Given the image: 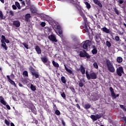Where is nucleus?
Here are the masks:
<instances>
[{
  "instance_id": "26",
  "label": "nucleus",
  "mask_w": 126,
  "mask_h": 126,
  "mask_svg": "<svg viewBox=\"0 0 126 126\" xmlns=\"http://www.w3.org/2000/svg\"><path fill=\"white\" fill-rule=\"evenodd\" d=\"M60 94H61V96H62V98L64 99H66V95L65 94H64V92H60Z\"/></svg>"
},
{
  "instance_id": "28",
  "label": "nucleus",
  "mask_w": 126,
  "mask_h": 126,
  "mask_svg": "<svg viewBox=\"0 0 126 126\" xmlns=\"http://www.w3.org/2000/svg\"><path fill=\"white\" fill-rule=\"evenodd\" d=\"M61 81H62V82L63 84H65L66 83V80L64 76H62V77H61Z\"/></svg>"
},
{
  "instance_id": "14",
  "label": "nucleus",
  "mask_w": 126,
  "mask_h": 126,
  "mask_svg": "<svg viewBox=\"0 0 126 126\" xmlns=\"http://www.w3.org/2000/svg\"><path fill=\"white\" fill-rule=\"evenodd\" d=\"M83 19L84 20V26L85 28L88 27V20L87 18L86 17V16H82Z\"/></svg>"
},
{
  "instance_id": "54",
  "label": "nucleus",
  "mask_w": 126,
  "mask_h": 126,
  "mask_svg": "<svg viewBox=\"0 0 126 126\" xmlns=\"http://www.w3.org/2000/svg\"><path fill=\"white\" fill-rule=\"evenodd\" d=\"M94 3L95 4H96L97 3H99L100 2L98 0H93Z\"/></svg>"
},
{
  "instance_id": "16",
  "label": "nucleus",
  "mask_w": 126,
  "mask_h": 126,
  "mask_svg": "<svg viewBox=\"0 0 126 126\" xmlns=\"http://www.w3.org/2000/svg\"><path fill=\"white\" fill-rule=\"evenodd\" d=\"M7 78L8 79V82H9L10 84H11L12 85L14 86V87H16V85L15 84V83L11 79V78H10V76L9 75H7Z\"/></svg>"
},
{
  "instance_id": "39",
  "label": "nucleus",
  "mask_w": 126,
  "mask_h": 126,
  "mask_svg": "<svg viewBox=\"0 0 126 126\" xmlns=\"http://www.w3.org/2000/svg\"><path fill=\"white\" fill-rule=\"evenodd\" d=\"M29 70H30V72H31V73L37 72L35 71V69L32 67H30L29 68Z\"/></svg>"
},
{
  "instance_id": "35",
  "label": "nucleus",
  "mask_w": 126,
  "mask_h": 126,
  "mask_svg": "<svg viewBox=\"0 0 126 126\" xmlns=\"http://www.w3.org/2000/svg\"><path fill=\"white\" fill-rule=\"evenodd\" d=\"M106 45L109 48L111 47V43L108 41H106Z\"/></svg>"
},
{
  "instance_id": "4",
  "label": "nucleus",
  "mask_w": 126,
  "mask_h": 126,
  "mask_svg": "<svg viewBox=\"0 0 126 126\" xmlns=\"http://www.w3.org/2000/svg\"><path fill=\"white\" fill-rule=\"evenodd\" d=\"M73 4L74 5H75V7H76V8L77 9L78 11L79 12V14L80 15V16H85V14H84L83 12V11H82V8H81V6L79 4L77 3V2H75L73 1Z\"/></svg>"
},
{
  "instance_id": "45",
  "label": "nucleus",
  "mask_w": 126,
  "mask_h": 126,
  "mask_svg": "<svg viewBox=\"0 0 126 126\" xmlns=\"http://www.w3.org/2000/svg\"><path fill=\"white\" fill-rule=\"evenodd\" d=\"M95 116V117L97 118L98 119H100L101 118V114H96Z\"/></svg>"
},
{
  "instance_id": "46",
  "label": "nucleus",
  "mask_w": 126,
  "mask_h": 126,
  "mask_svg": "<svg viewBox=\"0 0 126 126\" xmlns=\"http://www.w3.org/2000/svg\"><path fill=\"white\" fill-rule=\"evenodd\" d=\"M79 86L81 88H83L84 86V84L82 82H80L79 83Z\"/></svg>"
},
{
  "instance_id": "55",
  "label": "nucleus",
  "mask_w": 126,
  "mask_h": 126,
  "mask_svg": "<svg viewBox=\"0 0 126 126\" xmlns=\"http://www.w3.org/2000/svg\"><path fill=\"white\" fill-rule=\"evenodd\" d=\"M119 106H120V108H121L122 109H123V110L126 109L125 107V106H124V105H121V104H120V105H119Z\"/></svg>"
},
{
  "instance_id": "38",
  "label": "nucleus",
  "mask_w": 126,
  "mask_h": 126,
  "mask_svg": "<svg viewBox=\"0 0 126 126\" xmlns=\"http://www.w3.org/2000/svg\"><path fill=\"white\" fill-rule=\"evenodd\" d=\"M15 4L16 5L15 6H17V7H18V9H21L20 5L18 2L17 1L15 2Z\"/></svg>"
},
{
  "instance_id": "56",
  "label": "nucleus",
  "mask_w": 126,
  "mask_h": 126,
  "mask_svg": "<svg viewBox=\"0 0 126 126\" xmlns=\"http://www.w3.org/2000/svg\"><path fill=\"white\" fill-rule=\"evenodd\" d=\"M95 4L98 5L99 7H101V8L102 7V4L100 2H99V3H98Z\"/></svg>"
},
{
  "instance_id": "57",
  "label": "nucleus",
  "mask_w": 126,
  "mask_h": 126,
  "mask_svg": "<svg viewBox=\"0 0 126 126\" xmlns=\"http://www.w3.org/2000/svg\"><path fill=\"white\" fill-rule=\"evenodd\" d=\"M85 32H89V30H88V27L87 28H85Z\"/></svg>"
},
{
  "instance_id": "17",
  "label": "nucleus",
  "mask_w": 126,
  "mask_h": 126,
  "mask_svg": "<svg viewBox=\"0 0 126 126\" xmlns=\"http://www.w3.org/2000/svg\"><path fill=\"white\" fill-rule=\"evenodd\" d=\"M34 49H35L36 54L38 55L41 54V49L39 47L38 45L36 46L35 48H34Z\"/></svg>"
},
{
  "instance_id": "19",
  "label": "nucleus",
  "mask_w": 126,
  "mask_h": 126,
  "mask_svg": "<svg viewBox=\"0 0 126 126\" xmlns=\"http://www.w3.org/2000/svg\"><path fill=\"white\" fill-rule=\"evenodd\" d=\"M102 31H103V32H105L106 34H109L110 32H111V31L106 27L102 28Z\"/></svg>"
},
{
  "instance_id": "24",
  "label": "nucleus",
  "mask_w": 126,
  "mask_h": 126,
  "mask_svg": "<svg viewBox=\"0 0 126 126\" xmlns=\"http://www.w3.org/2000/svg\"><path fill=\"white\" fill-rule=\"evenodd\" d=\"M114 9V11L115 14H116L117 15H120V12L117 9L116 7H115L113 8Z\"/></svg>"
},
{
  "instance_id": "2",
  "label": "nucleus",
  "mask_w": 126,
  "mask_h": 126,
  "mask_svg": "<svg viewBox=\"0 0 126 126\" xmlns=\"http://www.w3.org/2000/svg\"><path fill=\"white\" fill-rule=\"evenodd\" d=\"M86 75L87 79H88V80H94L96 79L97 78V74H96V73H94V72H92L89 74L88 73V70H86Z\"/></svg>"
},
{
  "instance_id": "15",
  "label": "nucleus",
  "mask_w": 126,
  "mask_h": 126,
  "mask_svg": "<svg viewBox=\"0 0 126 126\" xmlns=\"http://www.w3.org/2000/svg\"><path fill=\"white\" fill-rule=\"evenodd\" d=\"M13 25H14L15 27L18 28L20 26V21L18 20H15L13 21Z\"/></svg>"
},
{
  "instance_id": "18",
  "label": "nucleus",
  "mask_w": 126,
  "mask_h": 126,
  "mask_svg": "<svg viewBox=\"0 0 126 126\" xmlns=\"http://www.w3.org/2000/svg\"><path fill=\"white\" fill-rule=\"evenodd\" d=\"M56 29L58 31V33L60 35H62L63 34V31H62L61 27H60V26H56Z\"/></svg>"
},
{
  "instance_id": "6",
  "label": "nucleus",
  "mask_w": 126,
  "mask_h": 126,
  "mask_svg": "<svg viewBox=\"0 0 126 126\" xmlns=\"http://www.w3.org/2000/svg\"><path fill=\"white\" fill-rule=\"evenodd\" d=\"M1 38V46L2 47H3V48L4 49H5V51H7V47L6 46V44H5V42H4V41L5 40H6L5 39V37L4 35H2Z\"/></svg>"
},
{
  "instance_id": "50",
  "label": "nucleus",
  "mask_w": 126,
  "mask_h": 126,
  "mask_svg": "<svg viewBox=\"0 0 126 126\" xmlns=\"http://www.w3.org/2000/svg\"><path fill=\"white\" fill-rule=\"evenodd\" d=\"M124 1L123 0H117V2H118L120 4H122L124 3Z\"/></svg>"
},
{
  "instance_id": "25",
  "label": "nucleus",
  "mask_w": 126,
  "mask_h": 126,
  "mask_svg": "<svg viewBox=\"0 0 126 126\" xmlns=\"http://www.w3.org/2000/svg\"><path fill=\"white\" fill-rule=\"evenodd\" d=\"M23 76L24 77H29V73L28 71L27 70H25L23 72Z\"/></svg>"
},
{
  "instance_id": "11",
  "label": "nucleus",
  "mask_w": 126,
  "mask_h": 126,
  "mask_svg": "<svg viewBox=\"0 0 126 126\" xmlns=\"http://www.w3.org/2000/svg\"><path fill=\"white\" fill-rule=\"evenodd\" d=\"M109 90H110V91L111 92V95L112 96V97L114 99H116V98L117 97L120 96V94H117V95H116V94L114 93V89H113V88H112V87H110L109 88Z\"/></svg>"
},
{
  "instance_id": "1",
  "label": "nucleus",
  "mask_w": 126,
  "mask_h": 126,
  "mask_svg": "<svg viewBox=\"0 0 126 126\" xmlns=\"http://www.w3.org/2000/svg\"><path fill=\"white\" fill-rule=\"evenodd\" d=\"M106 63L108 70H109L110 72L114 73L115 72V68L111 62L109 60H106Z\"/></svg>"
},
{
  "instance_id": "43",
  "label": "nucleus",
  "mask_w": 126,
  "mask_h": 126,
  "mask_svg": "<svg viewBox=\"0 0 126 126\" xmlns=\"http://www.w3.org/2000/svg\"><path fill=\"white\" fill-rule=\"evenodd\" d=\"M4 123H5L6 125H7V126H9L10 123H9V121H8L7 120V119H5Z\"/></svg>"
},
{
  "instance_id": "44",
  "label": "nucleus",
  "mask_w": 126,
  "mask_h": 126,
  "mask_svg": "<svg viewBox=\"0 0 126 126\" xmlns=\"http://www.w3.org/2000/svg\"><path fill=\"white\" fill-rule=\"evenodd\" d=\"M115 40L116 41H119L120 40V37L119 36H115Z\"/></svg>"
},
{
  "instance_id": "22",
  "label": "nucleus",
  "mask_w": 126,
  "mask_h": 126,
  "mask_svg": "<svg viewBox=\"0 0 126 126\" xmlns=\"http://www.w3.org/2000/svg\"><path fill=\"white\" fill-rule=\"evenodd\" d=\"M64 68H65V70L68 72L69 74H73V73L72 72V71L70 69H69L65 65V64L64 65Z\"/></svg>"
},
{
  "instance_id": "37",
  "label": "nucleus",
  "mask_w": 126,
  "mask_h": 126,
  "mask_svg": "<svg viewBox=\"0 0 126 126\" xmlns=\"http://www.w3.org/2000/svg\"><path fill=\"white\" fill-rule=\"evenodd\" d=\"M30 89H31V90L32 91H36V87L33 86V85H31V87H30Z\"/></svg>"
},
{
  "instance_id": "20",
  "label": "nucleus",
  "mask_w": 126,
  "mask_h": 126,
  "mask_svg": "<svg viewBox=\"0 0 126 126\" xmlns=\"http://www.w3.org/2000/svg\"><path fill=\"white\" fill-rule=\"evenodd\" d=\"M52 65H53L54 67H56L57 68L59 67L60 65L59 63H57L55 61H52Z\"/></svg>"
},
{
  "instance_id": "33",
  "label": "nucleus",
  "mask_w": 126,
  "mask_h": 126,
  "mask_svg": "<svg viewBox=\"0 0 126 126\" xmlns=\"http://www.w3.org/2000/svg\"><path fill=\"white\" fill-rule=\"evenodd\" d=\"M22 45H23L26 49H29V45L27 43L23 42V43H22Z\"/></svg>"
},
{
  "instance_id": "32",
  "label": "nucleus",
  "mask_w": 126,
  "mask_h": 126,
  "mask_svg": "<svg viewBox=\"0 0 126 126\" xmlns=\"http://www.w3.org/2000/svg\"><path fill=\"white\" fill-rule=\"evenodd\" d=\"M31 18V14H27L25 16L26 20H29V19Z\"/></svg>"
},
{
  "instance_id": "36",
  "label": "nucleus",
  "mask_w": 126,
  "mask_h": 126,
  "mask_svg": "<svg viewBox=\"0 0 126 126\" xmlns=\"http://www.w3.org/2000/svg\"><path fill=\"white\" fill-rule=\"evenodd\" d=\"M85 4H86L87 8L88 9L91 8V5L88 2H85Z\"/></svg>"
},
{
  "instance_id": "8",
  "label": "nucleus",
  "mask_w": 126,
  "mask_h": 126,
  "mask_svg": "<svg viewBox=\"0 0 126 126\" xmlns=\"http://www.w3.org/2000/svg\"><path fill=\"white\" fill-rule=\"evenodd\" d=\"M116 73L119 76H122V74H124V70L122 66H119L116 70Z\"/></svg>"
},
{
  "instance_id": "7",
  "label": "nucleus",
  "mask_w": 126,
  "mask_h": 126,
  "mask_svg": "<svg viewBox=\"0 0 126 126\" xmlns=\"http://www.w3.org/2000/svg\"><path fill=\"white\" fill-rule=\"evenodd\" d=\"M0 102L4 106H6V107L7 108L8 110H11V107H10L9 105H6L7 102L5 101L4 98L2 96H0Z\"/></svg>"
},
{
  "instance_id": "53",
  "label": "nucleus",
  "mask_w": 126,
  "mask_h": 126,
  "mask_svg": "<svg viewBox=\"0 0 126 126\" xmlns=\"http://www.w3.org/2000/svg\"><path fill=\"white\" fill-rule=\"evenodd\" d=\"M12 7L14 10H16L17 9V7L15 6V5H12Z\"/></svg>"
},
{
  "instance_id": "63",
  "label": "nucleus",
  "mask_w": 126,
  "mask_h": 126,
  "mask_svg": "<svg viewBox=\"0 0 126 126\" xmlns=\"http://www.w3.org/2000/svg\"><path fill=\"white\" fill-rule=\"evenodd\" d=\"M92 47L93 49H97L96 46H95L94 45H92Z\"/></svg>"
},
{
  "instance_id": "49",
  "label": "nucleus",
  "mask_w": 126,
  "mask_h": 126,
  "mask_svg": "<svg viewBox=\"0 0 126 126\" xmlns=\"http://www.w3.org/2000/svg\"><path fill=\"white\" fill-rule=\"evenodd\" d=\"M121 119H122V121L125 122L126 124V117H122Z\"/></svg>"
},
{
  "instance_id": "40",
  "label": "nucleus",
  "mask_w": 126,
  "mask_h": 126,
  "mask_svg": "<svg viewBox=\"0 0 126 126\" xmlns=\"http://www.w3.org/2000/svg\"><path fill=\"white\" fill-rule=\"evenodd\" d=\"M94 67L95 69L98 68V65L96 62H94L93 63Z\"/></svg>"
},
{
  "instance_id": "31",
  "label": "nucleus",
  "mask_w": 126,
  "mask_h": 126,
  "mask_svg": "<svg viewBox=\"0 0 126 126\" xmlns=\"http://www.w3.org/2000/svg\"><path fill=\"white\" fill-rule=\"evenodd\" d=\"M41 60H42V62L44 63H46L48 62V59L46 58V57L41 58Z\"/></svg>"
},
{
  "instance_id": "30",
  "label": "nucleus",
  "mask_w": 126,
  "mask_h": 126,
  "mask_svg": "<svg viewBox=\"0 0 126 126\" xmlns=\"http://www.w3.org/2000/svg\"><path fill=\"white\" fill-rule=\"evenodd\" d=\"M0 19L1 20H4L5 19V17L3 16V14L1 11H0Z\"/></svg>"
},
{
  "instance_id": "10",
  "label": "nucleus",
  "mask_w": 126,
  "mask_h": 126,
  "mask_svg": "<svg viewBox=\"0 0 126 126\" xmlns=\"http://www.w3.org/2000/svg\"><path fill=\"white\" fill-rule=\"evenodd\" d=\"M76 70L77 72H79V71L80 72H81V74L82 75L85 74V73H86V70H85V67L83 66V64L80 65V68H77Z\"/></svg>"
},
{
  "instance_id": "13",
  "label": "nucleus",
  "mask_w": 126,
  "mask_h": 126,
  "mask_svg": "<svg viewBox=\"0 0 126 126\" xmlns=\"http://www.w3.org/2000/svg\"><path fill=\"white\" fill-rule=\"evenodd\" d=\"M30 108H31L32 113H33L34 115H37V110H36L35 106H33V104L30 105Z\"/></svg>"
},
{
  "instance_id": "34",
  "label": "nucleus",
  "mask_w": 126,
  "mask_h": 126,
  "mask_svg": "<svg viewBox=\"0 0 126 126\" xmlns=\"http://www.w3.org/2000/svg\"><path fill=\"white\" fill-rule=\"evenodd\" d=\"M91 53H92L93 55H96L98 53V51L97 49H93L92 51H91Z\"/></svg>"
},
{
  "instance_id": "58",
  "label": "nucleus",
  "mask_w": 126,
  "mask_h": 126,
  "mask_svg": "<svg viewBox=\"0 0 126 126\" xmlns=\"http://www.w3.org/2000/svg\"><path fill=\"white\" fill-rule=\"evenodd\" d=\"M90 18H91V19H92V20H93V22H94L95 19L94 18V16H90Z\"/></svg>"
},
{
  "instance_id": "48",
  "label": "nucleus",
  "mask_w": 126,
  "mask_h": 126,
  "mask_svg": "<svg viewBox=\"0 0 126 126\" xmlns=\"http://www.w3.org/2000/svg\"><path fill=\"white\" fill-rule=\"evenodd\" d=\"M9 15H11L12 17L14 16V12L13 11L10 10V11H9Z\"/></svg>"
},
{
  "instance_id": "64",
  "label": "nucleus",
  "mask_w": 126,
  "mask_h": 126,
  "mask_svg": "<svg viewBox=\"0 0 126 126\" xmlns=\"http://www.w3.org/2000/svg\"><path fill=\"white\" fill-rule=\"evenodd\" d=\"M4 41H5V42H6V43H9L10 42L9 40L8 39H5Z\"/></svg>"
},
{
  "instance_id": "52",
  "label": "nucleus",
  "mask_w": 126,
  "mask_h": 126,
  "mask_svg": "<svg viewBox=\"0 0 126 126\" xmlns=\"http://www.w3.org/2000/svg\"><path fill=\"white\" fill-rule=\"evenodd\" d=\"M53 109H54V110L58 109L57 105H56V104L54 103H53Z\"/></svg>"
},
{
  "instance_id": "59",
  "label": "nucleus",
  "mask_w": 126,
  "mask_h": 126,
  "mask_svg": "<svg viewBox=\"0 0 126 126\" xmlns=\"http://www.w3.org/2000/svg\"><path fill=\"white\" fill-rule=\"evenodd\" d=\"M76 106H77V107L78 108V109H79V110L81 109V107H80V105H79V104L78 103L76 104Z\"/></svg>"
},
{
  "instance_id": "61",
  "label": "nucleus",
  "mask_w": 126,
  "mask_h": 126,
  "mask_svg": "<svg viewBox=\"0 0 126 126\" xmlns=\"http://www.w3.org/2000/svg\"><path fill=\"white\" fill-rule=\"evenodd\" d=\"M32 85H33V84H31V83H29L27 85L28 87L29 88V87H31V86Z\"/></svg>"
},
{
  "instance_id": "62",
  "label": "nucleus",
  "mask_w": 126,
  "mask_h": 126,
  "mask_svg": "<svg viewBox=\"0 0 126 126\" xmlns=\"http://www.w3.org/2000/svg\"><path fill=\"white\" fill-rule=\"evenodd\" d=\"M26 1H27V5H29L30 4V0H26Z\"/></svg>"
},
{
  "instance_id": "23",
  "label": "nucleus",
  "mask_w": 126,
  "mask_h": 126,
  "mask_svg": "<svg viewBox=\"0 0 126 126\" xmlns=\"http://www.w3.org/2000/svg\"><path fill=\"white\" fill-rule=\"evenodd\" d=\"M91 106L92 105L90 103H87L84 105V109L86 110H88L91 108Z\"/></svg>"
},
{
  "instance_id": "9",
  "label": "nucleus",
  "mask_w": 126,
  "mask_h": 126,
  "mask_svg": "<svg viewBox=\"0 0 126 126\" xmlns=\"http://www.w3.org/2000/svg\"><path fill=\"white\" fill-rule=\"evenodd\" d=\"M100 35H101V34L100 33L95 34L94 39L95 40V42H96V44H99L100 43V41L101 40V38Z\"/></svg>"
},
{
  "instance_id": "5",
  "label": "nucleus",
  "mask_w": 126,
  "mask_h": 126,
  "mask_svg": "<svg viewBox=\"0 0 126 126\" xmlns=\"http://www.w3.org/2000/svg\"><path fill=\"white\" fill-rule=\"evenodd\" d=\"M91 45H92V41H90L89 40H87L83 42V45L82 47L83 49H88V47H90Z\"/></svg>"
},
{
  "instance_id": "42",
  "label": "nucleus",
  "mask_w": 126,
  "mask_h": 126,
  "mask_svg": "<svg viewBox=\"0 0 126 126\" xmlns=\"http://www.w3.org/2000/svg\"><path fill=\"white\" fill-rule=\"evenodd\" d=\"M69 89L71 90L73 93H75V90L73 87H69Z\"/></svg>"
},
{
  "instance_id": "29",
  "label": "nucleus",
  "mask_w": 126,
  "mask_h": 126,
  "mask_svg": "<svg viewBox=\"0 0 126 126\" xmlns=\"http://www.w3.org/2000/svg\"><path fill=\"white\" fill-rule=\"evenodd\" d=\"M123 59L122 58L120 57H118L117 58V62L118 63H121L123 62Z\"/></svg>"
},
{
  "instance_id": "51",
  "label": "nucleus",
  "mask_w": 126,
  "mask_h": 126,
  "mask_svg": "<svg viewBox=\"0 0 126 126\" xmlns=\"http://www.w3.org/2000/svg\"><path fill=\"white\" fill-rule=\"evenodd\" d=\"M41 26H42V27H44L46 26V23L45 22H42L40 24Z\"/></svg>"
},
{
  "instance_id": "47",
  "label": "nucleus",
  "mask_w": 126,
  "mask_h": 126,
  "mask_svg": "<svg viewBox=\"0 0 126 126\" xmlns=\"http://www.w3.org/2000/svg\"><path fill=\"white\" fill-rule=\"evenodd\" d=\"M55 114L56 115H57L58 116H59L60 115V112L59 110H56L55 111Z\"/></svg>"
},
{
  "instance_id": "21",
  "label": "nucleus",
  "mask_w": 126,
  "mask_h": 126,
  "mask_svg": "<svg viewBox=\"0 0 126 126\" xmlns=\"http://www.w3.org/2000/svg\"><path fill=\"white\" fill-rule=\"evenodd\" d=\"M32 76H34V77H35L36 79L39 78V75L38 72L32 73Z\"/></svg>"
},
{
  "instance_id": "41",
  "label": "nucleus",
  "mask_w": 126,
  "mask_h": 126,
  "mask_svg": "<svg viewBox=\"0 0 126 126\" xmlns=\"http://www.w3.org/2000/svg\"><path fill=\"white\" fill-rule=\"evenodd\" d=\"M31 12L32 13H36L37 12V10L35 8H32L31 9Z\"/></svg>"
},
{
  "instance_id": "27",
  "label": "nucleus",
  "mask_w": 126,
  "mask_h": 126,
  "mask_svg": "<svg viewBox=\"0 0 126 126\" xmlns=\"http://www.w3.org/2000/svg\"><path fill=\"white\" fill-rule=\"evenodd\" d=\"M90 118H91V119L93 120V122L96 121L97 120H98V119L96 117V116L94 115H91Z\"/></svg>"
},
{
  "instance_id": "3",
  "label": "nucleus",
  "mask_w": 126,
  "mask_h": 126,
  "mask_svg": "<svg viewBox=\"0 0 126 126\" xmlns=\"http://www.w3.org/2000/svg\"><path fill=\"white\" fill-rule=\"evenodd\" d=\"M79 56L80 58H86L87 59H90L91 56L86 51L84 50L79 52Z\"/></svg>"
},
{
  "instance_id": "60",
  "label": "nucleus",
  "mask_w": 126,
  "mask_h": 126,
  "mask_svg": "<svg viewBox=\"0 0 126 126\" xmlns=\"http://www.w3.org/2000/svg\"><path fill=\"white\" fill-rule=\"evenodd\" d=\"M62 123L63 126H65V123L64 122L63 120H62Z\"/></svg>"
},
{
  "instance_id": "12",
  "label": "nucleus",
  "mask_w": 126,
  "mask_h": 126,
  "mask_svg": "<svg viewBox=\"0 0 126 126\" xmlns=\"http://www.w3.org/2000/svg\"><path fill=\"white\" fill-rule=\"evenodd\" d=\"M48 39L50 40V41H52L53 42H57V39L55 36H54L53 34L50 35L48 36Z\"/></svg>"
}]
</instances>
